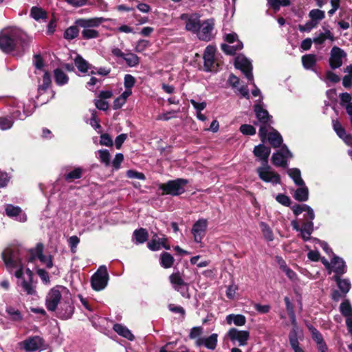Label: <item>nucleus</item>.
I'll list each match as a JSON object with an SVG mask.
<instances>
[{
    "label": "nucleus",
    "instance_id": "obj_43",
    "mask_svg": "<svg viewBox=\"0 0 352 352\" xmlns=\"http://www.w3.org/2000/svg\"><path fill=\"white\" fill-rule=\"evenodd\" d=\"M124 60L129 67L137 66L140 63V58L133 53L125 54Z\"/></svg>",
    "mask_w": 352,
    "mask_h": 352
},
{
    "label": "nucleus",
    "instance_id": "obj_12",
    "mask_svg": "<svg viewBox=\"0 0 352 352\" xmlns=\"http://www.w3.org/2000/svg\"><path fill=\"white\" fill-rule=\"evenodd\" d=\"M214 21L213 19H209L204 21L202 24H201V29L197 32L198 37L200 40L209 41L212 39V31L214 25Z\"/></svg>",
    "mask_w": 352,
    "mask_h": 352
},
{
    "label": "nucleus",
    "instance_id": "obj_23",
    "mask_svg": "<svg viewBox=\"0 0 352 352\" xmlns=\"http://www.w3.org/2000/svg\"><path fill=\"white\" fill-rule=\"evenodd\" d=\"M332 279L336 282L337 286L342 293L343 296H346L351 288V284L349 280L346 278L342 279L341 278V276H333Z\"/></svg>",
    "mask_w": 352,
    "mask_h": 352
},
{
    "label": "nucleus",
    "instance_id": "obj_62",
    "mask_svg": "<svg viewBox=\"0 0 352 352\" xmlns=\"http://www.w3.org/2000/svg\"><path fill=\"white\" fill-rule=\"evenodd\" d=\"M340 99V105L342 107H345L346 104H348L349 103H352L351 102V96L350 94L347 92L342 93L339 96Z\"/></svg>",
    "mask_w": 352,
    "mask_h": 352
},
{
    "label": "nucleus",
    "instance_id": "obj_63",
    "mask_svg": "<svg viewBox=\"0 0 352 352\" xmlns=\"http://www.w3.org/2000/svg\"><path fill=\"white\" fill-rule=\"evenodd\" d=\"M149 46V41L144 39H141L138 42L135 47V52H142Z\"/></svg>",
    "mask_w": 352,
    "mask_h": 352
},
{
    "label": "nucleus",
    "instance_id": "obj_47",
    "mask_svg": "<svg viewBox=\"0 0 352 352\" xmlns=\"http://www.w3.org/2000/svg\"><path fill=\"white\" fill-rule=\"evenodd\" d=\"M98 158L101 163L104 164L106 166L110 165V153L107 149H101L98 151Z\"/></svg>",
    "mask_w": 352,
    "mask_h": 352
},
{
    "label": "nucleus",
    "instance_id": "obj_13",
    "mask_svg": "<svg viewBox=\"0 0 352 352\" xmlns=\"http://www.w3.org/2000/svg\"><path fill=\"white\" fill-rule=\"evenodd\" d=\"M253 107L255 116L258 120V121L254 122V125H257L258 122H260V124L272 123V116L270 115L269 112L261 104L256 103Z\"/></svg>",
    "mask_w": 352,
    "mask_h": 352
},
{
    "label": "nucleus",
    "instance_id": "obj_20",
    "mask_svg": "<svg viewBox=\"0 0 352 352\" xmlns=\"http://www.w3.org/2000/svg\"><path fill=\"white\" fill-rule=\"evenodd\" d=\"M332 267L335 274L333 276H341L346 272V266L344 260L339 256L334 255L331 259Z\"/></svg>",
    "mask_w": 352,
    "mask_h": 352
},
{
    "label": "nucleus",
    "instance_id": "obj_40",
    "mask_svg": "<svg viewBox=\"0 0 352 352\" xmlns=\"http://www.w3.org/2000/svg\"><path fill=\"white\" fill-rule=\"evenodd\" d=\"M205 346L210 350H214L217 346L218 335L212 333L207 338H204Z\"/></svg>",
    "mask_w": 352,
    "mask_h": 352
},
{
    "label": "nucleus",
    "instance_id": "obj_10",
    "mask_svg": "<svg viewBox=\"0 0 352 352\" xmlns=\"http://www.w3.org/2000/svg\"><path fill=\"white\" fill-rule=\"evenodd\" d=\"M23 349L27 352H34L38 349H43L45 340L38 336L29 337L22 342Z\"/></svg>",
    "mask_w": 352,
    "mask_h": 352
},
{
    "label": "nucleus",
    "instance_id": "obj_60",
    "mask_svg": "<svg viewBox=\"0 0 352 352\" xmlns=\"http://www.w3.org/2000/svg\"><path fill=\"white\" fill-rule=\"evenodd\" d=\"M13 125V121L7 118H0V129L2 130H7L10 129Z\"/></svg>",
    "mask_w": 352,
    "mask_h": 352
},
{
    "label": "nucleus",
    "instance_id": "obj_26",
    "mask_svg": "<svg viewBox=\"0 0 352 352\" xmlns=\"http://www.w3.org/2000/svg\"><path fill=\"white\" fill-rule=\"evenodd\" d=\"M301 62L305 69H312L317 63V57L316 54H308L301 57Z\"/></svg>",
    "mask_w": 352,
    "mask_h": 352
},
{
    "label": "nucleus",
    "instance_id": "obj_38",
    "mask_svg": "<svg viewBox=\"0 0 352 352\" xmlns=\"http://www.w3.org/2000/svg\"><path fill=\"white\" fill-rule=\"evenodd\" d=\"M340 311L341 314L347 318L352 317V307L348 299L344 300L340 306Z\"/></svg>",
    "mask_w": 352,
    "mask_h": 352
},
{
    "label": "nucleus",
    "instance_id": "obj_35",
    "mask_svg": "<svg viewBox=\"0 0 352 352\" xmlns=\"http://www.w3.org/2000/svg\"><path fill=\"white\" fill-rule=\"evenodd\" d=\"M74 63L78 69L82 73L87 72L89 68L91 67V65L79 54L76 56Z\"/></svg>",
    "mask_w": 352,
    "mask_h": 352
},
{
    "label": "nucleus",
    "instance_id": "obj_45",
    "mask_svg": "<svg viewBox=\"0 0 352 352\" xmlns=\"http://www.w3.org/2000/svg\"><path fill=\"white\" fill-rule=\"evenodd\" d=\"M32 283V282H30V280H26L25 278H23L21 283L18 284L23 288V292H25L28 295H33L35 294L36 291L34 289Z\"/></svg>",
    "mask_w": 352,
    "mask_h": 352
},
{
    "label": "nucleus",
    "instance_id": "obj_46",
    "mask_svg": "<svg viewBox=\"0 0 352 352\" xmlns=\"http://www.w3.org/2000/svg\"><path fill=\"white\" fill-rule=\"evenodd\" d=\"M81 34L83 39L88 40L98 38L99 36V32L94 29L83 28Z\"/></svg>",
    "mask_w": 352,
    "mask_h": 352
},
{
    "label": "nucleus",
    "instance_id": "obj_31",
    "mask_svg": "<svg viewBox=\"0 0 352 352\" xmlns=\"http://www.w3.org/2000/svg\"><path fill=\"white\" fill-rule=\"evenodd\" d=\"M226 322L231 324L232 322L236 326H243L246 323V318L242 314H229L226 316Z\"/></svg>",
    "mask_w": 352,
    "mask_h": 352
},
{
    "label": "nucleus",
    "instance_id": "obj_18",
    "mask_svg": "<svg viewBox=\"0 0 352 352\" xmlns=\"http://www.w3.org/2000/svg\"><path fill=\"white\" fill-rule=\"evenodd\" d=\"M181 19L186 21V29L192 32H198L201 29V23L198 17L189 16L187 14H182Z\"/></svg>",
    "mask_w": 352,
    "mask_h": 352
},
{
    "label": "nucleus",
    "instance_id": "obj_39",
    "mask_svg": "<svg viewBox=\"0 0 352 352\" xmlns=\"http://www.w3.org/2000/svg\"><path fill=\"white\" fill-rule=\"evenodd\" d=\"M79 26H77L76 24L75 25H72L67 28L63 34L64 38L67 40H72L75 38H76L79 34Z\"/></svg>",
    "mask_w": 352,
    "mask_h": 352
},
{
    "label": "nucleus",
    "instance_id": "obj_54",
    "mask_svg": "<svg viewBox=\"0 0 352 352\" xmlns=\"http://www.w3.org/2000/svg\"><path fill=\"white\" fill-rule=\"evenodd\" d=\"M126 175L129 178H135L140 180L146 179V176L143 173L133 169L128 170L126 173Z\"/></svg>",
    "mask_w": 352,
    "mask_h": 352
},
{
    "label": "nucleus",
    "instance_id": "obj_59",
    "mask_svg": "<svg viewBox=\"0 0 352 352\" xmlns=\"http://www.w3.org/2000/svg\"><path fill=\"white\" fill-rule=\"evenodd\" d=\"M80 243V239L77 236H72L69 239V245L72 253H76V248Z\"/></svg>",
    "mask_w": 352,
    "mask_h": 352
},
{
    "label": "nucleus",
    "instance_id": "obj_9",
    "mask_svg": "<svg viewBox=\"0 0 352 352\" xmlns=\"http://www.w3.org/2000/svg\"><path fill=\"white\" fill-rule=\"evenodd\" d=\"M346 56V53L342 48L333 46L331 48L329 64L332 69H336L342 65V59Z\"/></svg>",
    "mask_w": 352,
    "mask_h": 352
},
{
    "label": "nucleus",
    "instance_id": "obj_14",
    "mask_svg": "<svg viewBox=\"0 0 352 352\" xmlns=\"http://www.w3.org/2000/svg\"><path fill=\"white\" fill-rule=\"evenodd\" d=\"M234 67L240 69L248 78V80L250 82L254 80V77L252 74V66L251 63L248 60V58L243 57L241 60L238 58L235 59L234 61Z\"/></svg>",
    "mask_w": 352,
    "mask_h": 352
},
{
    "label": "nucleus",
    "instance_id": "obj_3",
    "mask_svg": "<svg viewBox=\"0 0 352 352\" xmlns=\"http://www.w3.org/2000/svg\"><path fill=\"white\" fill-rule=\"evenodd\" d=\"M2 259L8 268H15L21 265L20 248L18 246H10L2 252Z\"/></svg>",
    "mask_w": 352,
    "mask_h": 352
},
{
    "label": "nucleus",
    "instance_id": "obj_28",
    "mask_svg": "<svg viewBox=\"0 0 352 352\" xmlns=\"http://www.w3.org/2000/svg\"><path fill=\"white\" fill-rule=\"evenodd\" d=\"M288 338L291 348L294 352H305L304 349L300 346V343L298 338V332H296L295 330L290 331Z\"/></svg>",
    "mask_w": 352,
    "mask_h": 352
},
{
    "label": "nucleus",
    "instance_id": "obj_5",
    "mask_svg": "<svg viewBox=\"0 0 352 352\" xmlns=\"http://www.w3.org/2000/svg\"><path fill=\"white\" fill-rule=\"evenodd\" d=\"M258 177L266 183H272L274 185L280 184L281 179L280 175L272 170L271 166L266 164L256 168Z\"/></svg>",
    "mask_w": 352,
    "mask_h": 352
},
{
    "label": "nucleus",
    "instance_id": "obj_24",
    "mask_svg": "<svg viewBox=\"0 0 352 352\" xmlns=\"http://www.w3.org/2000/svg\"><path fill=\"white\" fill-rule=\"evenodd\" d=\"M272 131L270 132L268 134V141L273 148H278L283 144V138L278 131L274 128H272Z\"/></svg>",
    "mask_w": 352,
    "mask_h": 352
},
{
    "label": "nucleus",
    "instance_id": "obj_11",
    "mask_svg": "<svg viewBox=\"0 0 352 352\" xmlns=\"http://www.w3.org/2000/svg\"><path fill=\"white\" fill-rule=\"evenodd\" d=\"M208 227V221L206 219H200L192 226L191 232L194 236L195 241L200 243L206 234Z\"/></svg>",
    "mask_w": 352,
    "mask_h": 352
},
{
    "label": "nucleus",
    "instance_id": "obj_50",
    "mask_svg": "<svg viewBox=\"0 0 352 352\" xmlns=\"http://www.w3.org/2000/svg\"><path fill=\"white\" fill-rule=\"evenodd\" d=\"M271 124H261L258 131L260 139L263 143H265L267 138H268V127H270Z\"/></svg>",
    "mask_w": 352,
    "mask_h": 352
},
{
    "label": "nucleus",
    "instance_id": "obj_17",
    "mask_svg": "<svg viewBox=\"0 0 352 352\" xmlns=\"http://www.w3.org/2000/svg\"><path fill=\"white\" fill-rule=\"evenodd\" d=\"M108 21L104 17H94L90 19H78L76 20L75 24L82 28H89L98 27L101 23Z\"/></svg>",
    "mask_w": 352,
    "mask_h": 352
},
{
    "label": "nucleus",
    "instance_id": "obj_48",
    "mask_svg": "<svg viewBox=\"0 0 352 352\" xmlns=\"http://www.w3.org/2000/svg\"><path fill=\"white\" fill-rule=\"evenodd\" d=\"M22 212L21 208L19 206H14L9 204L6 208V214L9 217H17Z\"/></svg>",
    "mask_w": 352,
    "mask_h": 352
},
{
    "label": "nucleus",
    "instance_id": "obj_22",
    "mask_svg": "<svg viewBox=\"0 0 352 352\" xmlns=\"http://www.w3.org/2000/svg\"><path fill=\"white\" fill-rule=\"evenodd\" d=\"M85 170L80 166L75 167L72 170L63 175V179L67 183H72L76 179L82 178Z\"/></svg>",
    "mask_w": 352,
    "mask_h": 352
},
{
    "label": "nucleus",
    "instance_id": "obj_8",
    "mask_svg": "<svg viewBox=\"0 0 352 352\" xmlns=\"http://www.w3.org/2000/svg\"><path fill=\"white\" fill-rule=\"evenodd\" d=\"M227 337L232 341L239 342V346H244L248 344L250 338L248 331L239 330L236 328H230L226 333Z\"/></svg>",
    "mask_w": 352,
    "mask_h": 352
},
{
    "label": "nucleus",
    "instance_id": "obj_51",
    "mask_svg": "<svg viewBox=\"0 0 352 352\" xmlns=\"http://www.w3.org/2000/svg\"><path fill=\"white\" fill-rule=\"evenodd\" d=\"M318 23L314 22L313 20L310 19L309 21H307L305 25H298V30L301 32H310L313 28L317 27Z\"/></svg>",
    "mask_w": 352,
    "mask_h": 352
},
{
    "label": "nucleus",
    "instance_id": "obj_55",
    "mask_svg": "<svg viewBox=\"0 0 352 352\" xmlns=\"http://www.w3.org/2000/svg\"><path fill=\"white\" fill-rule=\"evenodd\" d=\"M136 80L134 76L131 74H126L124 78V85L126 89H131L135 85Z\"/></svg>",
    "mask_w": 352,
    "mask_h": 352
},
{
    "label": "nucleus",
    "instance_id": "obj_30",
    "mask_svg": "<svg viewBox=\"0 0 352 352\" xmlns=\"http://www.w3.org/2000/svg\"><path fill=\"white\" fill-rule=\"evenodd\" d=\"M300 186L296 190L293 197L298 201H306L309 199V189L305 184Z\"/></svg>",
    "mask_w": 352,
    "mask_h": 352
},
{
    "label": "nucleus",
    "instance_id": "obj_49",
    "mask_svg": "<svg viewBox=\"0 0 352 352\" xmlns=\"http://www.w3.org/2000/svg\"><path fill=\"white\" fill-rule=\"evenodd\" d=\"M239 131L245 135H254L256 133V128L248 124H241L239 128Z\"/></svg>",
    "mask_w": 352,
    "mask_h": 352
},
{
    "label": "nucleus",
    "instance_id": "obj_53",
    "mask_svg": "<svg viewBox=\"0 0 352 352\" xmlns=\"http://www.w3.org/2000/svg\"><path fill=\"white\" fill-rule=\"evenodd\" d=\"M276 200L284 206L290 207L292 201L289 197L284 194H278L276 197Z\"/></svg>",
    "mask_w": 352,
    "mask_h": 352
},
{
    "label": "nucleus",
    "instance_id": "obj_41",
    "mask_svg": "<svg viewBox=\"0 0 352 352\" xmlns=\"http://www.w3.org/2000/svg\"><path fill=\"white\" fill-rule=\"evenodd\" d=\"M269 6L275 11L279 10L280 6L286 7L291 4L290 0H267Z\"/></svg>",
    "mask_w": 352,
    "mask_h": 352
},
{
    "label": "nucleus",
    "instance_id": "obj_56",
    "mask_svg": "<svg viewBox=\"0 0 352 352\" xmlns=\"http://www.w3.org/2000/svg\"><path fill=\"white\" fill-rule=\"evenodd\" d=\"M204 332L202 327H194L190 329L188 337L190 339L193 340L200 336Z\"/></svg>",
    "mask_w": 352,
    "mask_h": 352
},
{
    "label": "nucleus",
    "instance_id": "obj_27",
    "mask_svg": "<svg viewBox=\"0 0 352 352\" xmlns=\"http://www.w3.org/2000/svg\"><path fill=\"white\" fill-rule=\"evenodd\" d=\"M6 312L8 315V318L13 322H21L23 320L21 311L12 306H7Z\"/></svg>",
    "mask_w": 352,
    "mask_h": 352
},
{
    "label": "nucleus",
    "instance_id": "obj_58",
    "mask_svg": "<svg viewBox=\"0 0 352 352\" xmlns=\"http://www.w3.org/2000/svg\"><path fill=\"white\" fill-rule=\"evenodd\" d=\"M100 143L101 145H104L107 146H113V140L108 133H103L100 135Z\"/></svg>",
    "mask_w": 352,
    "mask_h": 352
},
{
    "label": "nucleus",
    "instance_id": "obj_21",
    "mask_svg": "<svg viewBox=\"0 0 352 352\" xmlns=\"http://www.w3.org/2000/svg\"><path fill=\"white\" fill-rule=\"evenodd\" d=\"M74 312V307L69 301H64L61 303L58 311V317L63 320L70 318Z\"/></svg>",
    "mask_w": 352,
    "mask_h": 352
},
{
    "label": "nucleus",
    "instance_id": "obj_4",
    "mask_svg": "<svg viewBox=\"0 0 352 352\" xmlns=\"http://www.w3.org/2000/svg\"><path fill=\"white\" fill-rule=\"evenodd\" d=\"M109 274L105 266H100L91 278V285L94 290L101 291L107 285Z\"/></svg>",
    "mask_w": 352,
    "mask_h": 352
},
{
    "label": "nucleus",
    "instance_id": "obj_6",
    "mask_svg": "<svg viewBox=\"0 0 352 352\" xmlns=\"http://www.w3.org/2000/svg\"><path fill=\"white\" fill-rule=\"evenodd\" d=\"M60 288L65 289V287L56 285L49 291L45 298V306L48 311H54L56 310L62 298Z\"/></svg>",
    "mask_w": 352,
    "mask_h": 352
},
{
    "label": "nucleus",
    "instance_id": "obj_57",
    "mask_svg": "<svg viewBox=\"0 0 352 352\" xmlns=\"http://www.w3.org/2000/svg\"><path fill=\"white\" fill-rule=\"evenodd\" d=\"M333 128L339 138L344 135L346 132L344 128L341 125L340 122L338 120H333Z\"/></svg>",
    "mask_w": 352,
    "mask_h": 352
},
{
    "label": "nucleus",
    "instance_id": "obj_61",
    "mask_svg": "<svg viewBox=\"0 0 352 352\" xmlns=\"http://www.w3.org/2000/svg\"><path fill=\"white\" fill-rule=\"evenodd\" d=\"M124 160V155L122 153H117L112 162V166L114 169L118 170L120 168L121 163Z\"/></svg>",
    "mask_w": 352,
    "mask_h": 352
},
{
    "label": "nucleus",
    "instance_id": "obj_32",
    "mask_svg": "<svg viewBox=\"0 0 352 352\" xmlns=\"http://www.w3.org/2000/svg\"><path fill=\"white\" fill-rule=\"evenodd\" d=\"M133 237L137 244L144 243L148 240V233L145 228H141L134 230Z\"/></svg>",
    "mask_w": 352,
    "mask_h": 352
},
{
    "label": "nucleus",
    "instance_id": "obj_16",
    "mask_svg": "<svg viewBox=\"0 0 352 352\" xmlns=\"http://www.w3.org/2000/svg\"><path fill=\"white\" fill-rule=\"evenodd\" d=\"M270 153L271 148L265 146L264 143L255 146L253 150L254 155L261 162L262 165L268 164Z\"/></svg>",
    "mask_w": 352,
    "mask_h": 352
},
{
    "label": "nucleus",
    "instance_id": "obj_37",
    "mask_svg": "<svg viewBox=\"0 0 352 352\" xmlns=\"http://www.w3.org/2000/svg\"><path fill=\"white\" fill-rule=\"evenodd\" d=\"M30 16L36 21L47 19V12L41 8L34 6L31 8Z\"/></svg>",
    "mask_w": 352,
    "mask_h": 352
},
{
    "label": "nucleus",
    "instance_id": "obj_7",
    "mask_svg": "<svg viewBox=\"0 0 352 352\" xmlns=\"http://www.w3.org/2000/svg\"><path fill=\"white\" fill-rule=\"evenodd\" d=\"M292 157V153L287 146L284 145L279 151L273 153L272 162L276 167L286 168L287 166V158Z\"/></svg>",
    "mask_w": 352,
    "mask_h": 352
},
{
    "label": "nucleus",
    "instance_id": "obj_44",
    "mask_svg": "<svg viewBox=\"0 0 352 352\" xmlns=\"http://www.w3.org/2000/svg\"><path fill=\"white\" fill-rule=\"evenodd\" d=\"M169 279H170V282L173 285H174V287L175 286H177V287L185 286V285L186 283V282H184V280L181 277L180 273L179 272L173 273L169 276Z\"/></svg>",
    "mask_w": 352,
    "mask_h": 352
},
{
    "label": "nucleus",
    "instance_id": "obj_25",
    "mask_svg": "<svg viewBox=\"0 0 352 352\" xmlns=\"http://www.w3.org/2000/svg\"><path fill=\"white\" fill-rule=\"evenodd\" d=\"M113 329L120 336L132 341L135 339L131 331L125 326L116 323L113 325Z\"/></svg>",
    "mask_w": 352,
    "mask_h": 352
},
{
    "label": "nucleus",
    "instance_id": "obj_29",
    "mask_svg": "<svg viewBox=\"0 0 352 352\" xmlns=\"http://www.w3.org/2000/svg\"><path fill=\"white\" fill-rule=\"evenodd\" d=\"M243 44L241 41H238L236 45L230 46L226 43H222L221 45V50L227 55L233 56L237 51H240L243 49Z\"/></svg>",
    "mask_w": 352,
    "mask_h": 352
},
{
    "label": "nucleus",
    "instance_id": "obj_34",
    "mask_svg": "<svg viewBox=\"0 0 352 352\" xmlns=\"http://www.w3.org/2000/svg\"><path fill=\"white\" fill-rule=\"evenodd\" d=\"M289 176L293 179L294 182L297 186H304L305 182L301 177V173L300 169L297 168H289L287 170Z\"/></svg>",
    "mask_w": 352,
    "mask_h": 352
},
{
    "label": "nucleus",
    "instance_id": "obj_42",
    "mask_svg": "<svg viewBox=\"0 0 352 352\" xmlns=\"http://www.w3.org/2000/svg\"><path fill=\"white\" fill-rule=\"evenodd\" d=\"M309 18L314 22L318 23L324 19L325 13L323 10L319 9H313L309 13Z\"/></svg>",
    "mask_w": 352,
    "mask_h": 352
},
{
    "label": "nucleus",
    "instance_id": "obj_19",
    "mask_svg": "<svg viewBox=\"0 0 352 352\" xmlns=\"http://www.w3.org/2000/svg\"><path fill=\"white\" fill-rule=\"evenodd\" d=\"M43 244L42 243H38L36 244L35 250L36 252L37 258L39 261L45 265L46 267L50 269L53 267V256L52 255H49L48 257L43 254Z\"/></svg>",
    "mask_w": 352,
    "mask_h": 352
},
{
    "label": "nucleus",
    "instance_id": "obj_2",
    "mask_svg": "<svg viewBox=\"0 0 352 352\" xmlns=\"http://www.w3.org/2000/svg\"><path fill=\"white\" fill-rule=\"evenodd\" d=\"M188 184V180L184 178H177L169 180L161 184L159 188L162 190V195L179 196L185 192V186Z\"/></svg>",
    "mask_w": 352,
    "mask_h": 352
},
{
    "label": "nucleus",
    "instance_id": "obj_64",
    "mask_svg": "<svg viewBox=\"0 0 352 352\" xmlns=\"http://www.w3.org/2000/svg\"><path fill=\"white\" fill-rule=\"evenodd\" d=\"M254 309L260 313V314H267L271 309V307L269 305H261L258 303H256L254 305Z\"/></svg>",
    "mask_w": 352,
    "mask_h": 352
},
{
    "label": "nucleus",
    "instance_id": "obj_36",
    "mask_svg": "<svg viewBox=\"0 0 352 352\" xmlns=\"http://www.w3.org/2000/svg\"><path fill=\"white\" fill-rule=\"evenodd\" d=\"M54 75L55 82L58 85H65L69 80L68 76L60 68L54 69Z\"/></svg>",
    "mask_w": 352,
    "mask_h": 352
},
{
    "label": "nucleus",
    "instance_id": "obj_52",
    "mask_svg": "<svg viewBox=\"0 0 352 352\" xmlns=\"http://www.w3.org/2000/svg\"><path fill=\"white\" fill-rule=\"evenodd\" d=\"M314 231V223L313 221L307 220L305 221L301 227L300 232H305L307 235L310 236Z\"/></svg>",
    "mask_w": 352,
    "mask_h": 352
},
{
    "label": "nucleus",
    "instance_id": "obj_15",
    "mask_svg": "<svg viewBox=\"0 0 352 352\" xmlns=\"http://www.w3.org/2000/svg\"><path fill=\"white\" fill-rule=\"evenodd\" d=\"M216 48L212 45H208L206 47L204 53V70L205 72H212L213 65L215 63Z\"/></svg>",
    "mask_w": 352,
    "mask_h": 352
},
{
    "label": "nucleus",
    "instance_id": "obj_1",
    "mask_svg": "<svg viewBox=\"0 0 352 352\" xmlns=\"http://www.w3.org/2000/svg\"><path fill=\"white\" fill-rule=\"evenodd\" d=\"M28 45L25 34L16 28H8L0 33V49L6 54L23 51Z\"/></svg>",
    "mask_w": 352,
    "mask_h": 352
},
{
    "label": "nucleus",
    "instance_id": "obj_33",
    "mask_svg": "<svg viewBox=\"0 0 352 352\" xmlns=\"http://www.w3.org/2000/svg\"><path fill=\"white\" fill-rule=\"evenodd\" d=\"M174 257L167 252H163L160 258L161 266L165 269L171 267L174 264Z\"/></svg>",
    "mask_w": 352,
    "mask_h": 352
}]
</instances>
